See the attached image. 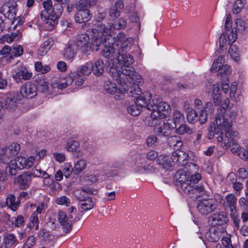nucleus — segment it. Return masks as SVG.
Masks as SVG:
<instances>
[{"mask_svg": "<svg viewBox=\"0 0 248 248\" xmlns=\"http://www.w3.org/2000/svg\"><path fill=\"white\" fill-rule=\"evenodd\" d=\"M126 51H117L118 56L115 58V60L117 61L119 63L123 64L120 70H118L116 66H112L108 72L109 75L122 86L125 85L126 81L129 79V83L131 84L142 81L140 76L136 75L134 68L131 66L134 62L133 57L130 54H126Z\"/></svg>", "mask_w": 248, "mask_h": 248, "instance_id": "f257e3e1", "label": "nucleus"}, {"mask_svg": "<svg viewBox=\"0 0 248 248\" xmlns=\"http://www.w3.org/2000/svg\"><path fill=\"white\" fill-rule=\"evenodd\" d=\"M111 29L103 24H99L96 29H89L85 34H78L75 44L83 53L91 51H98L106 39V36L111 34Z\"/></svg>", "mask_w": 248, "mask_h": 248, "instance_id": "f03ea898", "label": "nucleus"}, {"mask_svg": "<svg viewBox=\"0 0 248 248\" xmlns=\"http://www.w3.org/2000/svg\"><path fill=\"white\" fill-rule=\"evenodd\" d=\"M198 170L197 165L191 163L188 165L187 172L184 170H179L177 172L176 177L177 185L181 186L185 193L200 197L204 194V189L202 186L197 185L201 179V174L196 173Z\"/></svg>", "mask_w": 248, "mask_h": 248, "instance_id": "7ed1b4c3", "label": "nucleus"}, {"mask_svg": "<svg viewBox=\"0 0 248 248\" xmlns=\"http://www.w3.org/2000/svg\"><path fill=\"white\" fill-rule=\"evenodd\" d=\"M42 5L44 9L40 14L42 20L45 21L48 26H55L62 14L63 8L59 4L53 5L51 0L44 1Z\"/></svg>", "mask_w": 248, "mask_h": 248, "instance_id": "20e7f679", "label": "nucleus"}, {"mask_svg": "<svg viewBox=\"0 0 248 248\" xmlns=\"http://www.w3.org/2000/svg\"><path fill=\"white\" fill-rule=\"evenodd\" d=\"M152 103V105L149 107V109L152 110V112L151 114L148 124L150 126H154L165 116L163 112L168 111L170 107L167 102L162 101L161 98L157 97L153 98Z\"/></svg>", "mask_w": 248, "mask_h": 248, "instance_id": "39448f33", "label": "nucleus"}, {"mask_svg": "<svg viewBox=\"0 0 248 248\" xmlns=\"http://www.w3.org/2000/svg\"><path fill=\"white\" fill-rule=\"evenodd\" d=\"M140 83L137 82L136 84H133L135 86L130 88V93L131 95L134 98L135 103L139 107L141 108L146 107L149 109V107L152 105L150 103L151 94L148 92L141 93V90L138 86V84Z\"/></svg>", "mask_w": 248, "mask_h": 248, "instance_id": "423d86ee", "label": "nucleus"}, {"mask_svg": "<svg viewBox=\"0 0 248 248\" xmlns=\"http://www.w3.org/2000/svg\"><path fill=\"white\" fill-rule=\"evenodd\" d=\"M35 158L33 156L26 158L22 156H17L14 163L10 164L6 167V172L11 175H15L17 173V169L22 170L24 168H30L34 164Z\"/></svg>", "mask_w": 248, "mask_h": 248, "instance_id": "0eeeda50", "label": "nucleus"}, {"mask_svg": "<svg viewBox=\"0 0 248 248\" xmlns=\"http://www.w3.org/2000/svg\"><path fill=\"white\" fill-rule=\"evenodd\" d=\"M156 125L154 126V131L159 136H170L172 130L176 128V125L172 120L164 121L163 124L160 126H156Z\"/></svg>", "mask_w": 248, "mask_h": 248, "instance_id": "6e6552de", "label": "nucleus"}, {"mask_svg": "<svg viewBox=\"0 0 248 248\" xmlns=\"http://www.w3.org/2000/svg\"><path fill=\"white\" fill-rule=\"evenodd\" d=\"M105 91L109 94L116 93L115 98L116 99H119L121 95L124 94L129 89L126 87H121L118 88L116 84L109 80L106 81L104 86Z\"/></svg>", "mask_w": 248, "mask_h": 248, "instance_id": "1a4fd4ad", "label": "nucleus"}, {"mask_svg": "<svg viewBox=\"0 0 248 248\" xmlns=\"http://www.w3.org/2000/svg\"><path fill=\"white\" fill-rule=\"evenodd\" d=\"M71 215L67 216L65 212L59 211L58 214V218L62 226V231L65 233H69L72 229V219Z\"/></svg>", "mask_w": 248, "mask_h": 248, "instance_id": "9d476101", "label": "nucleus"}, {"mask_svg": "<svg viewBox=\"0 0 248 248\" xmlns=\"http://www.w3.org/2000/svg\"><path fill=\"white\" fill-rule=\"evenodd\" d=\"M189 158L188 153L182 150H177L171 155L172 162L180 166H185L187 165L188 167V165L190 163H188Z\"/></svg>", "mask_w": 248, "mask_h": 248, "instance_id": "9b49d317", "label": "nucleus"}, {"mask_svg": "<svg viewBox=\"0 0 248 248\" xmlns=\"http://www.w3.org/2000/svg\"><path fill=\"white\" fill-rule=\"evenodd\" d=\"M196 207L202 214L208 215L217 208V205L211 201L204 200L198 201Z\"/></svg>", "mask_w": 248, "mask_h": 248, "instance_id": "f8f14e48", "label": "nucleus"}, {"mask_svg": "<svg viewBox=\"0 0 248 248\" xmlns=\"http://www.w3.org/2000/svg\"><path fill=\"white\" fill-rule=\"evenodd\" d=\"M20 93L25 98H32L37 95V88L34 84L27 82L21 86Z\"/></svg>", "mask_w": 248, "mask_h": 248, "instance_id": "ddd939ff", "label": "nucleus"}, {"mask_svg": "<svg viewBox=\"0 0 248 248\" xmlns=\"http://www.w3.org/2000/svg\"><path fill=\"white\" fill-rule=\"evenodd\" d=\"M214 111V106L211 102H207L204 108L200 110V113L198 116V121L202 124H205L208 119V117L211 116Z\"/></svg>", "mask_w": 248, "mask_h": 248, "instance_id": "4468645a", "label": "nucleus"}, {"mask_svg": "<svg viewBox=\"0 0 248 248\" xmlns=\"http://www.w3.org/2000/svg\"><path fill=\"white\" fill-rule=\"evenodd\" d=\"M237 132L234 131H232L230 128L229 130L225 132V137H224L223 133L222 134L217 138V140L219 142H223L225 144L231 146V144H233L237 138Z\"/></svg>", "mask_w": 248, "mask_h": 248, "instance_id": "2eb2a0df", "label": "nucleus"}, {"mask_svg": "<svg viewBox=\"0 0 248 248\" xmlns=\"http://www.w3.org/2000/svg\"><path fill=\"white\" fill-rule=\"evenodd\" d=\"M216 122L217 125L221 130L220 135H222L223 132L229 130L232 128V122L228 120L224 114H218L216 115Z\"/></svg>", "mask_w": 248, "mask_h": 248, "instance_id": "dca6fc26", "label": "nucleus"}, {"mask_svg": "<svg viewBox=\"0 0 248 248\" xmlns=\"http://www.w3.org/2000/svg\"><path fill=\"white\" fill-rule=\"evenodd\" d=\"M113 38L115 39L114 46L116 45L117 46V51L127 50L129 42L124 33L120 32Z\"/></svg>", "mask_w": 248, "mask_h": 248, "instance_id": "f3484780", "label": "nucleus"}, {"mask_svg": "<svg viewBox=\"0 0 248 248\" xmlns=\"http://www.w3.org/2000/svg\"><path fill=\"white\" fill-rule=\"evenodd\" d=\"M31 181L30 172H24L16 178V184L21 189L28 188L31 185Z\"/></svg>", "mask_w": 248, "mask_h": 248, "instance_id": "a211bd4d", "label": "nucleus"}, {"mask_svg": "<svg viewBox=\"0 0 248 248\" xmlns=\"http://www.w3.org/2000/svg\"><path fill=\"white\" fill-rule=\"evenodd\" d=\"M228 221L226 215L223 212H217L213 214L209 218L211 225L221 226L226 224Z\"/></svg>", "mask_w": 248, "mask_h": 248, "instance_id": "6ab92c4d", "label": "nucleus"}, {"mask_svg": "<svg viewBox=\"0 0 248 248\" xmlns=\"http://www.w3.org/2000/svg\"><path fill=\"white\" fill-rule=\"evenodd\" d=\"M74 80V77L70 75L65 78L56 79L52 82V87L54 88L62 89L71 85Z\"/></svg>", "mask_w": 248, "mask_h": 248, "instance_id": "aec40b11", "label": "nucleus"}, {"mask_svg": "<svg viewBox=\"0 0 248 248\" xmlns=\"http://www.w3.org/2000/svg\"><path fill=\"white\" fill-rule=\"evenodd\" d=\"M17 96L15 93L7 94L5 100V108L10 111H14L17 108Z\"/></svg>", "mask_w": 248, "mask_h": 248, "instance_id": "412c9836", "label": "nucleus"}, {"mask_svg": "<svg viewBox=\"0 0 248 248\" xmlns=\"http://www.w3.org/2000/svg\"><path fill=\"white\" fill-rule=\"evenodd\" d=\"M32 76V73L26 68H21L19 69L13 78L17 82H22L23 80H27L31 78Z\"/></svg>", "mask_w": 248, "mask_h": 248, "instance_id": "4be33fe9", "label": "nucleus"}, {"mask_svg": "<svg viewBox=\"0 0 248 248\" xmlns=\"http://www.w3.org/2000/svg\"><path fill=\"white\" fill-rule=\"evenodd\" d=\"M91 18V16L88 9L78 10L75 15V21L79 23H86Z\"/></svg>", "mask_w": 248, "mask_h": 248, "instance_id": "5701e85b", "label": "nucleus"}, {"mask_svg": "<svg viewBox=\"0 0 248 248\" xmlns=\"http://www.w3.org/2000/svg\"><path fill=\"white\" fill-rule=\"evenodd\" d=\"M16 198L13 194H9L7 196L5 201V205L13 211L17 209L20 203L18 200L16 201Z\"/></svg>", "mask_w": 248, "mask_h": 248, "instance_id": "b1692460", "label": "nucleus"}, {"mask_svg": "<svg viewBox=\"0 0 248 248\" xmlns=\"http://www.w3.org/2000/svg\"><path fill=\"white\" fill-rule=\"evenodd\" d=\"M127 25V22L126 19L124 18H120L117 19L116 21H115L113 23L111 24V25H110L109 27H108L106 26V27L107 28H109L111 29V34L108 35L106 36V39L110 37L113 33V31H112V28L113 29L116 30H121L124 29Z\"/></svg>", "mask_w": 248, "mask_h": 248, "instance_id": "393cba45", "label": "nucleus"}, {"mask_svg": "<svg viewBox=\"0 0 248 248\" xmlns=\"http://www.w3.org/2000/svg\"><path fill=\"white\" fill-rule=\"evenodd\" d=\"M104 63L101 60H97L94 62L93 64L92 63L91 70L96 76H101L104 72Z\"/></svg>", "mask_w": 248, "mask_h": 248, "instance_id": "a878e982", "label": "nucleus"}, {"mask_svg": "<svg viewBox=\"0 0 248 248\" xmlns=\"http://www.w3.org/2000/svg\"><path fill=\"white\" fill-rule=\"evenodd\" d=\"M226 206L230 208L231 213H236L237 198L232 194H229L226 197Z\"/></svg>", "mask_w": 248, "mask_h": 248, "instance_id": "bb28decb", "label": "nucleus"}, {"mask_svg": "<svg viewBox=\"0 0 248 248\" xmlns=\"http://www.w3.org/2000/svg\"><path fill=\"white\" fill-rule=\"evenodd\" d=\"M3 243L6 248H10L14 244L18 243V240L15 234L13 233H8L5 234L3 237Z\"/></svg>", "mask_w": 248, "mask_h": 248, "instance_id": "cd10ccee", "label": "nucleus"}, {"mask_svg": "<svg viewBox=\"0 0 248 248\" xmlns=\"http://www.w3.org/2000/svg\"><path fill=\"white\" fill-rule=\"evenodd\" d=\"M76 54V49L74 45L68 44L63 50V56L68 60L73 59Z\"/></svg>", "mask_w": 248, "mask_h": 248, "instance_id": "c85d7f7f", "label": "nucleus"}, {"mask_svg": "<svg viewBox=\"0 0 248 248\" xmlns=\"http://www.w3.org/2000/svg\"><path fill=\"white\" fill-rule=\"evenodd\" d=\"M205 238L210 242H216L220 239V232L215 229H211L205 233Z\"/></svg>", "mask_w": 248, "mask_h": 248, "instance_id": "c756f323", "label": "nucleus"}, {"mask_svg": "<svg viewBox=\"0 0 248 248\" xmlns=\"http://www.w3.org/2000/svg\"><path fill=\"white\" fill-rule=\"evenodd\" d=\"M92 63H86L84 65L79 66L77 70V75L85 76L89 75L92 72Z\"/></svg>", "mask_w": 248, "mask_h": 248, "instance_id": "7c9ffc66", "label": "nucleus"}, {"mask_svg": "<svg viewBox=\"0 0 248 248\" xmlns=\"http://www.w3.org/2000/svg\"><path fill=\"white\" fill-rule=\"evenodd\" d=\"M93 194V190L89 187L82 188L80 190H78L75 192V196L78 200L80 202L83 201L84 199H87L90 197L88 194Z\"/></svg>", "mask_w": 248, "mask_h": 248, "instance_id": "2f4dec72", "label": "nucleus"}, {"mask_svg": "<svg viewBox=\"0 0 248 248\" xmlns=\"http://www.w3.org/2000/svg\"><path fill=\"white\" fill-rule=\"evenodd\" d=\"M96 0H77L76 5L78 10L87 9L93 4H95Z\"/></svg>", "mask_w": 248, "mask_h": 248, "instance_id": "473e14b6", "label": "nucleus"}, {"mask_svg": "<svg viewBox=\"0 0 248 248\" xmlns=\"http://www.w3.org/2000/svg\"><path fill=\"white\" fill-rule=\"evenodd\" d=\"M81 212H85L90 210L94 206V203L91 197L84 199L83 201L79 202Z\"/></svg>", "mask_w": 248, "mask_h": 248, "instance_id": "72a5a7b5", "label": "nucleus"}, {"mask_svg": "<svg viewBox=\"0 0 248 248\" xmlns=\"http://www.w3.org/2000/svg\"><path fill=\"white\" fill-rule=\"evenodd\" d=\"M20 36V34L16 33L5 34L0 38V42L2 44L5 42L11 43L15 40H18Z\"/></svg>", "mask_w": 248, "mask_h": 248, "instance_id": "f704fd0d", "label": "nucleus"}, {"mask_svg": "<svg viewBox=\"0 0 248 248\" xmlns=\"http://www.w3.org/2000/svg\"><path fill=\"white\" fill-rule=\"evenodd\" d=\"M108 39V38L105 40L104 43H106V40ZM103 43L102 45L104 46V48L101 51V54L105 58H108L112 56L115 52V48L111 45L108 43V45L104 44Z\"/></svg>", "mask_w": 248, "mask_h": 248, "instance_id": "c9c22d12", "label": "nucleus"}, {"mask_svg": "<svg viewBox=\"0 0 248 248\" xmlns=\"http://www.w3.org/2000/svg\"><path fill=\"white\" fill-rule=\"evenodd\" d=\"M10 59H13L15 57L21 56L23 53V49L21 45H13L10 46Z\"/></svg>", "mask_w": 248, "mask_h": 248, "instance_id": "e433bc0d", "label": "nucleus"}, {"mask_svg": "<svg viewBox=\"0 0 248 248\" xmlns=\"http://www.w3.org/2000/svg\"><path fill=\"white\" fill-rule=\"evenodd\" d=\"M37 83L39 90H40L42 93L46 94H47L50 93L49 84L44 78L37 81Z\"/></svg>", "mask_w": 248, "mask_h": 248, "instance_id": "4c0bfd02", "label": "nucleus"}, {"mask_svg": "<svg viewBox=\"0 0 248 248\" xmlns=\"http://www.w3.org/2000/svg\"><path fill=\"white\" fill-rule=\"evenodd\" d=\"M86 167V161L83 159L78 161L74 165V172L76 174L82 172Z\"/></svg>", "mask_w": 248, "mask_h": 248, "instance_id": "58836bf2", "label": "nucleus"}, {"mask_svg": "<svg viewBox=\"0 0 248 248\" xmlns=\"http://www.w3.org/2000/svg\"><path fill=\"white\" fill-rule=\"evenodd\" d=\"M175 132L179 135L187 134L190 135L193 133V129L186 124H181L178 128H176Z\"/></svg>", "mask_w": 248, "mask_h": 248, "instance_id": "ea45409f", "label": "nucleus"}, {"mask_svg": "<svg viewBox=\"0 0 248 248\" xmlns=\"http://www.w3.org/2000/svg\"><path fill=\"white\" fill-rule=\"evenodd\" d=\"M186 118L189 123H195L198 121V114L193 109H188L187 110Z\"/></svg>", "mask_w": 248, "mask_h": 248, "instance_id": "a19ab883", "label": "nucleus"}, {"mask_svg": "<svg viewBox=\"0 0 248 248\" xmlns=\"http://www.w3.org/2000/svg\"><path fill=\"white\" fill-rule=\"evenodd\" d=\"M230 48L229 52L230 54L231 57L235 62L239 61V51L238 48L235 45H230Z\"/></svg>", "mask_w": 248, "mask_h": 248, "instance_id": "79ce46f5", "label": "nucleus"}, {"mask_svg": "<svg viewBox=\"0 0 248 248\" xmlns=\"http://www.w3.org/2000/svg\"><path fill=\"white\" fill-rule=\"evenodd\" d=\"M208 138L209 139H212L215 135H217L219 133V132H221V130H220L219 128L217 125V126L215 125V124L213 123H211L209 127L208 128Z\"/></svg>", "mask_w": 248, "mask_h": 248, "instance_id": "37998d69", "label": "nucleus"}, {"mask_svg": "<svg viewBox=\"0 0 248 248\" xmlns=\"http://www.w3.org/2000/svg\"><path fill=\"white\" fill-rule=\"evenodd\" d=\"M39 222L38 215L33 212L30 217V227L31 228L35 227L36 230H38Z\"/></svg>", "mask_w": 248, "mask_h": 248, "instance_id": "c03bdc74", "label": "nucleus"}, {"mask_svg": "<svg viewBox=\"0 0 248 248\" xmlns=\"http://www.w3.org/2000/svg\"><path fill=\"white\" fill-rule=\"evenodd\" d=\"M34 66L36 71L40 72L42 74L47 73L50 70V67L49 65H43V64L40 62H36Z\"/></svg>", "mask_w": 248, "mask_h": 248, "instance_id": "a18cd8bd", "label": "nucleus"}, {"mask_svg": "<svg viewBox=\"0 0 248 248\" xmlns=\"http://www.w3.org/2000/svg\"><path fill=\"white\" fill-rule=\"evenodd\" d=\"M224 60L223 56L218 57V59L215 60L212 64L211 68L212 71H215V72H220V69L222 67V63H224Z\"/></svg>", "mask_w": 248, "mask_h": 248, "instance_id": "49530a36", "label": "nucleus"}, {"mask_svg": "<svg viewBox=\"0 0 248 248\" xmlns=\"http://www.w3.org/2000/svg\"><path fill=\"white\" fill-rule=\"evenodd\" d=\"M168 143L170 146H176L180 147L183 145V142L181 140V138L177 136H171L168 138Z\"/></svg>", "mask_w": 248, "mask_h": 248, "instance_id": "de8ad7c7", "label": "nucleus"}, {"mask_svg": "<svg viewBox=\"0 0 248 248\" xmlns=\"http://www.w3.org/2000/svg\"><path fill=\"white\" fill-rule=\"evenodd\" d=\"M7 151L8 150L9 152L12 156L17 155L20 149V146L17 143H13L9 147L8 149H5Z\"/></svg>", "mask_w": 248, "mask_h": 248, "instance_id": "09e8293b", "label": "nucleus"}, {"mask_svg": "<svg viewBox=\"0 0 248 248\" xmlns=\"http://www.w3.org/2000/svg\"><path fill=\"white\" fill-rule=\"evenodd\" d=\"M245 197H241L239 200V204L241 211H248V193H246Z\"/></svg>", "mask_w": 248, "mask_h": 248, "instance_id": "8fccbe9b", "label": "nucleus"}, {"mask_svg": "<svg viewBox=\"0 0 248 248\" xmlns=\"http://www.w3.org/2000/svg\"><path fill=\"white\" fill-rule=\"evenodd\" d=\"M80 144L78 141L71 140L69 141L66 146V149L68 152H74L76 151L79 147Z\"/></svg>", "mask_w": 248, "mask_h": 248, "instance_id": "3c124183", "label": "nucleus"}, {"mask_svg": "<svg viewBox=\"0 0 248 248\" xmlns=\"http://www.w3.org/2000/svg\"><path fill=\"white\" fill-rule=\"evenodd\" d=\"M158 164L161 165L164 168L170 167L171 166L170 161L169 160V157L167 156L161 155L159 156L157 160Z\"/></svg>", "mask_w": 248, "mask_h": 248, "instance_id": "603ef678", "label": "nucleus"}, {"mask_svg": "<svg viewBox=\"0 0 248 248\" xmlns=\"http://www.w3.org/2000/svg\"><path fill=\"white\" fill-rule=\"evenodd\" d=\"M140 109L141 108L135 103V104H133L127 108V111L131 115L136 116L139 115Z\"/></svg>", "mask_w": 248, "mask_h": 248, "instance_id": "864d4df0", "label": "nucleus"}, {"mask_svg": "<svg viewBox=\"0 0 248 248\" xmlns=\"http://www.w3.org/2000/svg\"><path fill=\"white\" fill-rule=\"evenodd\" d=\"M120 10L114 7L113 6L109 8L108 10V16L111 20H114L118 17L120 15Z\"/></svg>", "mask_w": 248, "mask_h": 248, "instance_id": "5fc2aeb1", "label": "nucleus"}, {"mask_svg": "<svg viewBox=\"0 0 248 248\" xmlns=\"http://www.w3.org/2000/svg\"><path fill=\"white\" fill-rule=\"evenodd\" d=\"M55 202L59 205L68 206L70 204V200L66 196H63L56 198Z\"/></svg>", "mask_w": 248, "mask_h": 248, "instance_id": "6e6d98bb", "label": "nucleus"}, {"mask_svg": "<svg viewBox=\"0 0 248 248\" xmlns=\"http://www.w3.org/2000/svg\"><path fill=\"white\" fill-rule=\"evenodd\" d=\"M74 169L69 163H65L62 166V171L66 178H68L72 173Z\"/></svg>", "mask_w": 248, "mask_h": 248, "instance_id": "4d7b16f0", "label": "nucleus"}, {"mask_svg": "<svg viewBox=\"0 0 248 248\" xmlns=\"http://www.w3.org/2000/svg\"><path fill=\"white\" fill-rule=\"evenodd\" d=\"M221 241L223 247H222L220 245H217L216 248H234L231 243L230 237H224L222 238Z\"/></svg>", "mask_w": 248, "mask_h": 248, "instance_id": "13d9d810", "label": "nucleus"}, {"mask_svg": "<svg viewBox=\"0 0 248 248\" xmlns=\"http://www.w3.org/2000/svg\"><path fill=\"white\" fill-rule=\"evenodd\" d=\"M39 236L40 237H42L45 241H52L54 239V235L49 234V233L45 230H43L40 231Z\"/></svg>", "mask_w": 248, "mask_h": 248, "instance_id": "bf43d9fd", "label": "nucleus"}, {"mask_svg": "<svg viewBox=\"0 0 248 248\" xmlns=\"http://www.w3.org/2000/svg\"><path fill=\"white\" fill-rule=\"evenodd\" d=\"M203 133L202 131H198L196 134L195 135V139L193 141V145L198 148L200 147L201 143L202 142V136Z\"/></svg>", "mask_w": 248, "mask_h": 248, "instance_id": "052dcab7", "label": "nucleus"}, {"mask_svg": "<svg viewBox=\"0 0 248 248\" xmlns=\"http://www.w3.org/2000/svg\"><path fill=\"white\" fill-rule=\"evenodd\" d=\"M173 122L176 126L177 123H180L184 120V116L180 111L175 110L173 112Z\"/></svg>", "mask_w": 248, "mask_h": 248, "instance_id": "680f3d73", "label": "nucleus"}, {"mask_svg": "<svg viewBox=\"0 0 248 248\" xmlns=\"http://www.w3.org/2000/svg\"><path fill=\"white\" fill-rule=\"evenodd\" d=\"M47 207V204L44 202H39L36 206V211L34 213L37 214L44 213Z\"/></svg>", "mask_w": 248, "mask_h": 248, "instance_id": "e2e57ef3", "label": "nucleus"}, {"mask_svg": "<svg viewBox=\"0 0 248 248\" xmlns=\"http://www.w3.org/2000/svg\"><path fill=\"white\" fill-rule=\"evenodd\" d=\"M235 23L236 24V30L238 31L243 32L245 30L246 26L243 20L241 19H236Z\"/></svg>", "mask_w": 248, "mask_h": 248, "instance_id": "0e129e2a", "label": "nucleus"}, {"mask_svg": "<svg viewBox=\"0 0 248 248\" xmlns=\"http://www.w3.org/2000/svg\"><path fill=\"white\" fill-rule=\"evenodd\" d=\"M35 243V239L33 236H30L23 245L22 248H32Z\"/></svg>", "mask_w": 248, "mask_h": 248, "instance_id": "69168bd1", "label": "nucleus"}, {"mask_svg": "<svg viewBox=\"0 0 248 248\" xmlns=\"http://www.w3.org/2000/svg\"><path fill=\"white\" fill-rule=\"evenodd\" d=\"M244 4L241 0H236L233 6V12L234 14H238L243 7Z\"/></svg>", "mask_w": 248, "mask_h": 248, "instance_id": "338daca9", "label": "nucleus"}, {"mask_svg": "<svg viewBox=\"0 0 248 248\" xmlns=\"http://www.w3.org/2000/svg\"><path fill=\"white\" fill-rule=\"evenodd\" d=\"M231 73L232 69L231 66L228 65H225L222 66L218 74H220L223 77V75L228 76L230 75Z\"/></svg>", "mask_w": 248, "mask_h": 248, "instance_id": "774afa93", "label": "nucleus"}]
</instances>
